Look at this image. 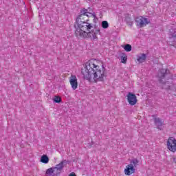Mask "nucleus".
I'll use <instances>...</instances> for the list:
<instances>
[{"label": "nucleus", "mask_w": 176, "mask_h": 176, "mask_svg": "<svg viewBox=\"0 0 176 176\" xmlns=\"http://www.w3.org/2000/svg\"><path fill=\"white\" fill-rule=\"evenodd\" d=\"M89 19H92L94 23L97 20L96 12L93 10L87 9H83L76 19V23L75 25V35L77 38H82L83 39H97V35L100 34V30H94L93 28V24L89 23Z\"/></svg>", "instance_id": "obj_1"}, {"label": "nucleus", "mask_w": 176, "mask_h": 176, "mask_svg": "<svg viewBox=\"0 0 176 176\" xmlns=\"http://www.w3.org/2000/svg\"><path fill=\"white\" fill-rule=\"evenodd\" d=\"M82 74L84 79L93 82V83L104 82L107 78L104 63L95 58L90 59L85 63Z\"/></svg>", "instance_id": "obj_2"}, {"label": "nucleus", "mask_w": 176, "mask_h": 176, "mask_svg": "<svg viewBox=\"0 0 176 176\" xmlns=\"http://www.w3.org/2000/svg\"><path fill=\"white\" fill-rule=\"evenodd\" d=\"M138 163H140V161L137 158H134L131 160L130 164L125 166V168L124 169V174L128 176L135 174L136 171L135 168H137Z\"/></svg>", "instance_id": "obj_3"}, {"label": "nucleus", "mask_w": 176, "mask_h": 176, "mask_svg": "<svg viewBox=\"0 0 176 176\" xmlns=\"http://www.w3.org/2000/svg\"><path fill=\"white\" fill-rule=\"evenodd\" d=\"M158 79L162 85H167L166 80H168V78L171 77V74H170V71L167 69H161L158 72Z\"/></svg>", "instance_id": "obj_4"}, {"label": "nucleus", "mask_w": 176, "mask_h": 176, "mask_svg": "<svg viewBox=\"0 0 176 176\" xmlns=\"http://www.w3.org/2000/svg\"><path fill=\"white\" fill-rule=\"evenodd\" d=\"M166 146L170 152H176V140L174 137H169L166 141Z\"/></svg>", "instance_id": "obj_5"}, {"label": "nucleus", "mask_w": 176, "mask_h": 176, "mask_svg": "<svg viewBox=\"0 0 176 176\" xmlns=\"http://www.w3.org/2000/svg\"><path fill=\"white\" fill-rule=\"evenodd\" d=\"M135 22L137 27H140V28H142L149 23V21H148L146 18L142 16L136 17Z\"/></svg>", "instance_id": "obj_6"}, {"label": "nucleus", "mask_w": 176, "mask_h": 176, "mask_svg": "<svg viewBox=\"0 0 176 176\" xmlns=\"http://www.w3.org/2000/svg\"><path fill=\"white\" fill-rule=\"evenodd\" d=\"M168 42L171 46H175V47H176V29L170 30Z\"/></svg>", "instance_id": "obj_7"}, {"label": "nucleus", "mask_w": 176, "mask_h": 176, "mask_svg": "<svg viewBox=\"0 0 176 176\" xmlns=\"http://www.w3.org/2000/svg\"><path fill=\"white\" fill-rule=\"evenodd\" d=\"M126 98L130 105H135V104H137L138 101V100H137V96H135V94H132L131 92H129L126 95Z\"/></svg>", "instance_id": "obj_8"}, {"label": "nucleus", "mask_w": 176, "mask_h": 176, "mask_svg": "<svg viewBox=\"0 0 176 176\" xmlns=\"http://www.w3.org/2000/svg\"><path fill=\"white\" fill-rule=\"evenodd\" d=\"M69 83L73 90L78 89V78H76V75H72L69 77Z\"/></svg>", "instance_id": "obj_9"}, {"label": "nucleus", "mask_w": 176, "mask_h": 176, "mask_svg": "<svg viewBox=\"0 0 176 176\" xmlns=\"http://www.w3.org/2000/svg\"><path fill=\"white\" fill-rule=\"evenodd\" d=\"M154 123L157 126V128L162 130V126L164 124V121L160 118H154Z\"/></svg>", "instance_id": "obj_10"}, {"label": "nucleus", "mask_w": 176, "mask_h": 176, "mask_svg": "<svg viewBox=\"0 0 176 176\" xmlns=\"http://www.w3.org/2000/svg\"><path fill=\"white\" fill-rule=\"evenodd\" d=\"M64 163H65V162L62 161L60 163L57 164L56 167H54L55 171L58 172V174H60V173H61V170L64 168Z\"/></svg>", "instance_id": "obj_11"}, {"label": "nucleus", "mask_w": 176, "mask_h": 176, "mask_svg": "<svg viewBox=\"0 0 176 176\" xmlns=\"http://www.w3.org/2000/svg\"><path fill=\"white\" fill-rule=\"evenodd\" d=\"M146 60V54H142L137 56V60L141 64L142 63H145Z\"/></svg>", "instance_id": "obj_12"}, {"label": "nucleus", "mask_w": 176, "mask_h": 176, "mask_svg": "<svg viewBox=\"0 0 176 176\" xmlns=\"http://www.w3.org/2000/svg\"><path fill=\"white\" fill-rule=\"evenodd\" d=\"M41 163H44V164H47L49 163V157L46 155H43L41 158Z\"/></svg>", "instance_id": "obj_13"}, {"label": "nucleus", "mask_w": 176, "mask_h": 176, "mask_svg": "<svg viewBox=\"0 0 176 176\" xmlns=\"http://www.w3.org/2000/svg\"><path fill=\"white\" fill-rule=\"evenodd\" d=\"M168 87H166V85L162 86V89H166V90H173V91H175V85H167Z\"/></svg>", "instance_id": "obj_14"}, {"label": "nucleus", "mask_w": 176, "mask_h": 176, "mask_svg": "<svg viewBox=\"0 0 176 176\" xmlns=\"http://www.w3.org/2000/svg\"><path fill=\"white\" fill-rule=\"evenodd\" d=\"M56 169L54 168H48L46 171V174L50 176H52Z\"/></svg>", "instance_id": "obj_15"}, {"label": "nucleus", "mask_w": 176, "mask_h": 176, "mask_svg": "<svg viewBox=\"0 0 176 176\" xmlns=\"http://www.w3.org/2000/svg\"><path fill=\"white\" fill-rule=\"evenodd\" d=\"M121 63H122V64H126L127 63V55L125 54H123L121 56Z\"/></svg>", "instance_id": "obj_16"}, {"label": "nucleus", "mask_w": 176, "mask_h": 176, "mask_svg": "<svg viewBox=\"0 0 176 176\" xmlns=\"http://www.w3.org/2000/svg\"><path fill=\"white\" fill-rule=\"evenodd\" d=\"M109 27V23H108V21H103L102 22V28H104V30H107Z\"/></svg>", "instance_id": "obj_17"}, {"label": "nucleus", "mask_w": 176, "mask_h": 176, "mask_svg": "<svg viewBox=\"0 0 176 176\" xmlns=\"http://www.w3.org/2000/svg\"><path fill=\"white\" fill-rule=\"evenodd\" d=\"M53 101L56 104H60V102H61V97L57 96H54V98H53Z\"/></svg>", "instance_id": "obj_18"}, {"label": "nucleus", "mask_w": 176, "mask_h": 176, "mask_svg": "<svg viewBox=\"0 0 176 176\" xmlns=\"http://www.w3.org/2000/svg\"><path fill=\"white\" fill-rule=\"evenodd\" d=\"M125 52H131V45L126 44V45L123 46Z\"/></svg>", "instance_id": "obj_19"}, {"label": "nucleus", "mask_w": 176, "mask_h": 176, "mask_svg": "<svg viewBox=\"0 0 176 176\" xmlns=\"http://www.w3.org/2000/svg\"><path fill=\"white\" fill-rule=\"evenodd\" d=\"M69 176H76V174H75V173L72 172V173H70L69 175Z\"/></svg>", "instance_id": "obj_20"}]
</instances>
